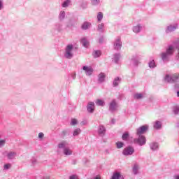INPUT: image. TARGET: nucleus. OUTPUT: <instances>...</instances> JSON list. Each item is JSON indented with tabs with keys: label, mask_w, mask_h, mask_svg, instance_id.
<instances>
[{
	"label": "nucleus",
	"mask_w": 179,
	"mask_h": 179,
	"mask_svg": "<svg viewBox=\"0 0 179 179\" xmlns=\"http://www.w3.org/2000/svg\"><path fill=\"white\" fill-rule=\"evenodd\" d=\"M175 48L174 45H169L165 52H162L160 57L164 62H169L170 61V57L174 55Z\"/></svg>",
	"instance_id": "nucleus-1"
},
{
	"label": "nucleus",
	"mask_w": 179,
	"mask_h": 179,
	"mask_svg": "<svg viewBox=\"0 0 179 179\" xmlns=\"http://www.w3.org/2000/svg\"><path fill=\"white\" fill-rule=\"evenodd\" d=\"M64 57L66 59H72V58H73V45L69 44L66 46Z\"/></svg>",
	"instance_id": "nucleus-2"
},
{
	"label": "nucleus",
	"mask_w": 179,
	"mask_h": 179,
	"mask_svg": "<svg viewBox=\"0 0 179 179\" xmlns=\"http://www.w3.org/2000/svg\"><path fill=\"white\" fill-rule=\"evenodd\" d=\"M164 80L168 83H176L179 80V73H174L171 76L166 74L164 77Z\"/></svg>",
	"instance_id": "nucleus-3"
},
{
	"label": "nucleus",
	"mask_w": 179,
	"mask_h": 179,
	"mask_svg": "<svg viewBox=\"0 0 179 179\" xmlns=\"http://www.w3.org/2000/svg\"><path fill=\"white\" fill-rule=\"evenodd\" d=\"M149 129V126L145 124L138 127L136 129L137 136H143V134H146V131Z\"/></svg>",
	"instance_id": "nucleus-4"
},
{
	"label": "nucleus",
	"mask_w": 179,
	"mask_h": 179,
	"mask_svg": "<svg viewBox=\"0 0 179 179\" xmlns=\"http://www.w3.org/2000/svg\"><path fill=\"white\" fill-rule=\"evenodd\" d=\"M118 102H117L116 99H113L110 103H109V111L111 113H114V111H117L118 110Z\"/></svg>",
	"instance_id": "nucleus-5"
},
{
	"label": "nucleus",
	"mask_w": 179,
	"mask_h": 179,
	"mask_svg": "<svg viewBox=\"0 0 179 179\" xmlns=\"http://www.w3.org/2000/svg\"><path fill=\"white\" fill-rule=\"evenodd\" d=\"M134 143H137L139 146L146 145V137L145 136H138V138L134 139Z\"/></svg>",
	"instance_id": "nucleus-6"
},
{
	"label": "nucleus",
	"mask_w": 179,
	"mask_h": 179,
	"mask_svg": "<svg viewBox=\"0 0 179 179\" xmlns=\"http://www.w3.org/2000/svg\"><path fill=\"white\" fill-rule=\"evenodd\" d=\"M134 153H135V148L132 146L126 147L122 151L124 156H131L134 155Z\"/></svg>",
	"instance_id": "nucleus-7"
},
{
	"label": "nucleus",
	"mask_w": 179,
	"mask_h": 179,
	"mask_svg": "<svg viewBox=\"0 0 179 179\" xmlns=\"http://www.w3.org/2000/svg\"><path fill=\"white\" fill-rule=\"evenodd\" d=\"M177 29H178V24H177V23L171 24L166 27L165 31L167 34H169V33L176 31V30H177Z\"/></svg>",
	"instance_id": "nucleus-8"
},
{
	"label": "nucleus",
	"mask_w": 179,
	"mask_h": 179,
	"mask_svg": "<svg viewBox=\"0 0 179 179\" xmlns=\"http://www.w3.org/2000/svg\"><path fill=\"white\" fill-rule=\"evenodd\" d=\"M122 47V42L121 41V38H117L115 40L113 43L114 50H116V51H120Z\"/></svg>",
	"instance_id": "nucleus-9"
},
{
	"label": "nucleus",
	"mask_w": 179,
	"mask_h": 179,
	"mask_svg": "<svg viewBox=\"0 0 179 179\" xmlns=\"http://www.w3.org/2000/svg\"><path fill=\"white\" fill-rule=\"evenodd\" d=\"M83 70L85 71L87 76H90L93 73V68L91 66H83Z\"/></svg>",
	"instance_id": "nucleus-10"
},
{
	"label": "nucleus",
	"mask_w": 179,
	"mask_h": 179,
	"mask_svg": "<svg viewBox=\"0 0 179 179\" xmlns=\"http://www.w3.org/2000/svg\"><path fill=\"white\" fill-rule=\"evenodd\" d=\"M94 102H89L87 105V110L88 113H90V114H93L94 113Z\"/></svg>",
	"instance_id": "nucleus-11"
},
{
	"label": "nucleus",
	"mask_w": 179,
	"mask_h": 179,
	"mask_svg": "<svg viewBox=\"0 0 179 179\" xmlns=\"http://www.w3.org/2000/svg\"><path fill=\"white\" fill-rule=\"evenodd\" d=\"M106 127L99 125L98 127V134L99 136H104L106 135Z\"/></svg>",
	"instance_id": "nucleus-12"
},
{
	"label": "nucleus",
	"mask_w": 179,
	"mask_h": 179,
	"mask_svg": "<svg viewBox=\"0 0 179 179\" xmlns=\"http://www.w3.org/2000/svg\"><path fill=\"white\" fill-rule=\"evenodd\" d=\"M150 149H151L152 152H156V150H159V143L152 142L150 143Z\"/></svg>",
	"instance_id": "nucleus-13"
},
{
	"label": "nucleus",
	"mask_w": 179,
	"mask_h": 179,
	"mask_svg": "<svg viewBox=\"0 0 179 179\" xmlns=\"http://www.w3.org/2000/svg\"><path fill=\"white\" fill-rule=\"evenodd\" d=\"M92 27V23L89 22H84L81 25L82 30H89Z\"/></svg>",
	"instance_id": "nucleus-14"
},
{
	"label": "nucleus",
	"mask_w": 179,
	"mask_h": 179,
	"mask_svg": "<svg viewBox=\"0 0 179 179\" xmlns=\"http://www.w3.org/2000/svg\"><path fill=\"white\" fill-rule=\"evenodd\" d=\"M111 179H124V176L120 172H114Z\"/></svg>",
	"instance_id": "nucleus-15"
},
{
	"label": "nucleus",
	"mask_w": 179,
	"mask_h": 179,
	"mask_svg": "<svg viewBox=\"0 0 179 179\" xmlns=\"http://www.w3.org/2000/svg\"><path fill=\"white\" fill-rule=\"evenodd\" d=\"M172 45L174 46V48H176L177 50H178V54H177V55H176V59H177L178 61H179V38L177 39L176 41H175L173 42V44Z\"/></svg>",
	"instance_id": "nucleus-16"
},
{
	"label": "nucleus",
	"mask_w": 179,
	"mask_h": 179,
	"mask_svg": "<svg viewBox=\"0 0 179 179\" xmlns=\"http://www.w3.org/2000/svg\"><path fill=\"white\" fill-rule=\"evenodd\" d=\"M68 145H69V143H67V141H63L59 143L57 148H59V149H63V150H64V149L68 148Z\"/></svg>",
	"instance_id": "nucleus-17"
},
{
	"label": "nucleus",
	"mask_w": 179,
	"mask_h": 179,
	"mask_svg": "<svg viewBox=\"0 0 179 179\" xmlns=\"http://www.w3.org/2000/svg\"><path fill=\"white\" fill-rule=\"evenodd\" d=\"M142 24H138L137 25L133 27V31L134 33H141V31H142Z\"/></svg>",
	"instance_id": "nucleus-18"
},
{
	"label": "nucleus",
	"mask_w": 179,
	"mask_h": 179,
	"mask_svg": "<svg viewBox=\"0 0 179 179\" xmlns=\"http://www.w3.org/2000/svg\"><path fill=\"white\" fill-rule=\"evenodd\" d=\"M106 80V74L104 73H101L98 75V82L99 83H103Z\"/></svg>",
	"instance_id": "nucleus-19"
},
{
	"label": "nucleus",
	"mask_w": 179,
	"mask_h": 179,
	"mask_svg": "<svg viewBox=\"0 0 179 179\" xmlns=\"http://www.w3.org/2000/svg\"><path fill=\"white\" fill-rule=\"evenodd\" d=\"M72 153V150H71V148H69V147H66L63 150V155H64V156H71Z\"/></svg>",
	"instance_id": "nucleus-20"
},
{
	"label": "nucleus",
	"mask_w": 179,
	"mask_h": 179,
	"mask_svg": "<svg viewBox=\"0 0 179 179\" xmlns=\"http://www.w3.org/2000/svg\"><path fill=\"white\" fill-rule=\"evenodd\" d=\"M154 129H162V122L157 120L154 122Z\"/></svg>",
	"instance_id": "nucleus-21"
},
{
	"label": "nucleus",
	"mask_w": 179,
	"mask_h": 179,
	"mask_svg": "<svg viewBox=\"0 0 179 179\" xmlns=\"http://www.w3.org/2000/svg\"><path fill=\"white\" fill-rule=\"evenodd\" d=\"M81 44L85 47V48H87L89 47V41H87V38H83L80 41Z\"/></svg>",
	"instance_id": "nucleus-22"
},
{
	"label": "nucleus",
	"mask_w": 179,
	"mask_h": 179,
	"mask_svg": "<svg viewBox=\"0 0 179 179\" xmlns=\"http://www.w3.org/2000/svg\"><path fill=\"white\" fill-rule=\"evenodd\" d=\"M65 16H66L65 11L61 10L58 16L59 20H60V22H62L65 19Z\"/></svg>",
	"instance_id": "nucleus-23"
},
{
	"label": "nucleus",
	"mask_w": 179,
	"mask_h": 179,
	"mask_svg": "<svg viewBox=\"0 0 179 179\" xmlns=\"http://www.w3.org/2000/svg\"><path fill=\"white\" fill-rule=\"evenodd\" d=\"M120 58H121V55L120 53H116L113 55V61H114L115 64H118Z\"/></svg>",
	"instance_id": "nucleus-24"
},
{
	"label": "nucleus",
	"mask_w": 179,
	"mask_h": 179,
	"mask_svg": "<svg viewBox=\"0 0 179 179\" xmlns=\"http://www.w3.org/2000/svg\"><path fill=\"white\" fill-rule=\"evenodd\" d=\"M15 157H16V152H10L7 154V158L8 160H13Z\"/></svg>",
	"instance_id": "nucleus-25"
},
{
	"label": "nucleus",
	"mask_w": 179,
	"mask_h": 179,
	"mask_svg": "<svg viewBox=\"0 0 179 179\" xmlns=\"http://www.w3.org/2000/svg\"><path fill=\"white\" fill-rule=\"evenodd\" d=\"M95 104L101 107H104V106L106 105V102H104V101L101 99H96V101H95Z\"/></svg>",
	"instance_id": "nucleus-26"
},
{
	"label": "nucleus",
	"mask_w": 179,
	"mask_h": 179,
	"mask_svg": "<svg viewBox=\"0 0 179 179\" xmlns=\"http://www.w3.org/2000/svg\"><path fill=\"white\" fill-rule=\"evenodd\" d=\"M139 171V165L135 164L133 166V173L136 176L138 174V171Z\"/></svg>",
	"instance_id": "nucleus-27"
},
{
	"label": "nucleus",
	"mask_w": 179,
	"mask_h": 179,
	"mask_svg": "<svg viewBox=\"0 0 179 179\" xmlns=\"http://www.w3.org/2000/svg\"><path fill=\"white\" fill-rule=\"evenodd\" d=\"M97 31L99 33H103L104 31V24L101 23L98 25Z\"/></svg>",
	"instance_id": "nucleus-28"
},
{
	"label": "nucleus",
	"mask_w": 179,
	"mask_h": 179,
	"mask_svg": "<svg viewBox=\"0 0 179 179\" xmlns=\"http://www.w3.org/2000/svg\"><path fill=\"white\" fill-rule=\"evenodd\" d=\"M122 141H128V139H129V132L124 133L122 136Z\"/></svg>",
	"instance_id": "nucleus-29"
},
{
	"label": "nucleus",
	"mask_w": 179,
	"mask_h": 179,
	"mask_svg": "<svg viewBox=\"0 0 179 179\" xmlns=\"http://www.w3.org/2000/svg\"><path fill=\"white\" fill-rule=\"evenodd\" d=\"M120 82H121V79L120 78L117 77L113 80V86L116 87V86H118L120 85Z\"/></svg>",
	"instance_id": "nucleus-30"
},
{
	"label": "nucleus",
	"mask_w": 179,
	"mask_h": 179,
	"mask_svg": "<svg viewBox=\"0 0 179 179\" xmlns=\"http://www.w3.org/2000/svg\"><path fill=\"white\" fill-rule=\"evenodd\" d=\"M101 55V52L100 50H95L93 52V57L94 58H99Z\"/></svg>",
	"instance_id": "nucleus-31"
},
{
	"label": "nucleus",
	"mask_w": 179,
	"mask_h": 179,
	"mask_svg": "<svg viewBox=\"0 0 179 179\" xmlns=\"http://www.w3.org/2000/svg\"><path fill=\"white\" fill-rule=\"evenodd\" d=\"M100 1L101 0H91V5H92V6H98V5H100Z\"/></svg>",
	"instance_id": "nucleus-32"
},
{
	"label": "nucleus",
	"mask_w": 179,
	"mask_h": 179,
	"mask_svg": "<svg viewBox=\"0 0 179 179\" xmlns=\"http://www.w3.org/2000/svg\"><path fill=\"white\" fill-rule=\"evenodd\" d=\"M69 3H71V0H66L62 3V8H68L69 6Z\"/></svg>",
	"instance_id": "nucleus-33"
},
{
	"label": "nucleus",
	"mask_w": 179,
	"mask_h": 179,
	"mask_svg": "<svg viewBox=\"0 0 179 179\" xmlns=\"http://www.w3.org/2000/svg\"><path fill=\"white\" fill-rule=\"evenodd\" d=\"M80 132H82V130H80V129L77 128L76 129H74L73 132V136H78V135H79L80 134Z\"/></svg>",
	"instance_id": "nucleus-34"
},
{
	"label": "nucleus",
	"mask_w": 179,
	"mask_h": 179,
	"mask_svg": "<svg viewBox=\"0 0 179 179\" xmlns=\"http://www.w3.org/2000/svg\"><path fill=\"white\" fill-rule=\"evenodd\" d=\"M149 68H156V63L155 62V60H151L148 63Z\"/></svg>",
	"instance_id": "nucleus-35"
},
{
	"label": "nucleus",
	"mask_w": 179,
	"mask_h": 179,
	"mask_svg": "<svg viewBox=\"0 0 179 179\" xmlns=\"http://www.w3.org/2000/svg\"><path fill=\"white\" fill-rule=\"evenodd\" d=\"M97 20L98 22H101V20H103V13L101 12L98 13Z\"/></svg>",
	"instance_id": "nucleus-36"
},
{
	"label": "nucleus",
	"mask_w": 179,
	"mask_h": 179,
	"mask_svg": "<svg viewBox=\"0 0 179 179\" xmlns=\"http://www.w3.org/2000/svg\"><path fill=\"white\" fill-rule=\"evenodd\" d=\"M134 99H136L137 100H139L141 99H143V94L139 93V94H136L134 95Z\"/></svg>",
	"instance_id": "nucleus-37"
},
{
	"label": "nucleus",
	"mask_w": 179,
	"mask_h": 179,
	"mask_svg": "<svg viewBox=\"0 0 179 179\" xmlns=\"http://www.w3.org/2000/svg\"><path fill=\"white\" fill-rule=\"evenodd\" d=\"M116 146L117 149H121L124 147V143L118 141L116 143Z\"/></svg>",
	"instance_id": "nucleus-38"
},
{
	"label": "nucleus",
	"mask_w": 179,
	"mask_h": 179,
	"mask_svg": "<svg viewBox=\"0 0 179 179\" xmlns=\"http://www.w3.org/2000/svg\"><path fill=\"white\" fill-rule=\"evenodd\" d=\"M69 179H80L79 176L77 174H72L69 176Z\"/></svg>",
	"instance_id": "nucleus-39"
},
{
	"label": "nucleus",
	"mask_w": 179,
	"mask_h": 179,
	"mask_svg": "<svg viewBox=\"0 0 179 179\" xmlns=\"http://www.w3.org/2000/svg\"><path fill=\"white\" fill-rule=\"evenodd\" d=\"M6 143V140L5 139L0 140V148H3Z\"/></svg>",
	"instance_id": "nucleus-40"
},
{
	"label": "nucleus",
	"mask_w": 179,
	"mask_h": 179,
	"mask_svg": "<svg viewBox=\"0 0 179 179\" xmlns=\"http://www.w3.org/2000/svg\"><path fill=\"white\" fill-rule=\"evenodd\" d=\"M38 138L40 141H43V139H44V133L40 132L38 135Z\"/></svg>",
	"instance_id": "nucleus-41"
},
{
	"label": "nucleus",
	"mask_w": 179,
	"mask_h": 179,
	"mask_svg": "<svg viewBox=\"0 0 179 179\" xmlns=\"http://www.w3.org/2000/svg\"><path fill=\"white\" fill-rule=\"evenodd\" d=\"M12 167V164H6L3 166L4 170H9Z\"/></svg>",
	"instance_id": "nucleus-42"
},
{
	"label": "nucleus",
	"mask_w": 179,
	"mask_h": 179,
	"mask_svg": "<svg viewBox=\"0 0 179 179\" xmlns=\"http://www.w3.org/2000/svg\"><path fill=\"white\" fill-rule=\"evenodd\" d=\"M56 30H57V31H61V30H62V25L58 24L56 25Z\"/></svg>",
	"instance_id": "nucleus-43"
},
{
	"label": "nucleus",
	"mask_w": 179,
	"mask_h": 179,
	"mask_svg": "<svg viewBox=\"0 0 179 179\" xmlns=\"http://www.w3.org/2000/svg\"><path fill=\"white\" fill-rule=\"evenodd\" d=\"M78 124V120L76 119H71V125H76Z\"/></svg>",
	"instance_id": "nucleus-44"
},
{
	"label": "nucleus",
	"mask_w": 179,
	"mask_h": 179,
	"mask_svg": "<svg viewBox=\"0 0 179 179\" xmlns=\"http://www.w3.org/2000/svg\"><path fill=\"white\" fill-rule=\"evenodd\" d=\"M173 112L174 113V114L177 115L179 113V108L178 107H175L173 108Z\"/></svg>",
	"instance_id": "nucleus-45"
},
{
	"label": "nucleus",
	"mask_w": 179,
	"mask_h": 179,
	"mask_svg": "<svg viewBox=\"0 0 179 179\" xmlns=\"http://www.w3.org/2000/svg\"><path fill=\"white\" fill-rule=\"evenodd\" d=\"M3 8V1L2 0H0V10H2Z\"/></svg>",
	"instance_id": "nucleus-46"
},
{
	"label": "nucleus",
	"mask_w": 179,
	"mask_h": 179,
	"mask_svg": "<svg viewBox=\"0 0 179 179\" xmlns=\"http://www.w3.org/2000/svg\"><path fill=\"white\" fill-rule=\"evenodd\" d=\"M32 166H35V164H37V159H33L31 161Z\"/></svg>",
	"instance_id": "nucleus-47"
},
{
	"label": "nucleus",
	"mask_w": 179,
	"mask_h": 179,
	"mask_svg": "<svg viewBox=\"0 0 179 179\" xmlns=\"http://www.w3.org/2000/svg\"><path fill=\"white\" fill-rule=\"evenodd\" d=\"M71 78L73 80H75V79H76V73H71Z\"/></svg>",
	"instance_id": "nucleus-48"
},
{
	"label": "nucleus",
	"mask_w": 179,
	"mask_h": 179,
	"mask_svg": "<svg viewBox=\"0 0 179 179\" xmlns=\"http://www.w3.org/2000/svg\"><path fill=\"white\" fill-rule=\"evenodd\" d=\"M174 87H175L176 90H179V85L178 84H176Z\"/></svg>",
	"instance_id": "nucleus-49"
},
{
	"label": "nucleus",
	"mask_w": 179,
	"mask_h": 179,
	"mask_svg": "<svg viewBox=\"0 0 179 179\" xmlns=\"http://www.w3.org/2000/svg\"><path fill=\"white\" fill-rule=\"evenodd\" d=\"M173 178L174 179H179V174H176L175 176H173Z\"/></svg>",
	"instance_id": "nucleus-50"
},
{
	"label": "nucleus",
	"mask_w": 179,
	"mask_h": 179,
	"mask_svg": "<svg viewBox=\"0 0 179 179\" xmlns=\"http://www.w3.org/2000/svg\"><path fill=\"white\" fill-rule=\"evenodd\" d=\"M111 124H115V119L111 120Z\"/></svg>",
	"instance_id": "nucleus-51"
},
{
	"label": "nucleus",
	"mask_w": 179,
	"mask_h": 179,
	"mask_svg": "<svg viewBox=\"0 0 179 179\" xmlns=\"http://www.w3.org/2000/svg\"><path fill=\"white\" fill-rule=\"evenodd\" d=\"M62 135H66V131H63L62 132Z\"/></svg>",
	"instance_id": "nucleus-52"
},
{
	"label": "nucleus",
	"mask_w": 179,
	"mask_h": 179,
	"mask_svg": "<svg viewBox=\"0 0 179 179\" xmlns=\"http://www.w3.org/2000/svg\"><path fill=\"white\" fill-rule=\"evenodd\" d=\"M134 65H138V61H133Z\"/></svg>",
	"instance_id": "nucleus-53"
},
{
	"label": "nucleus",
	"mask_w": 179,
	"mask_h": 179,
	"mask_svg": "<svg viewBox=\"0 0 179 179\" xmlns=\"http://www.w3.org/2000/svg\"><path fill=\"white\" fill-rule=\"evenodd\" d=\"M43 179H50V176H45V177H43Z\"/></svg>",
	"instance_id": "nucleus-54"
},
{
	"label": "nucleus",
	"mask_w": 179,
	"mask_h": 179,
	"mask_svg": "<svg viewBox=\"0 0 179 179\" xmlns=\"http://www.w3.org/2000/svg\"><path fill=\"white\" fill-rule=\"evenodd\" d=\"M99 43H103V38H101L100 39H99Z\"/></svg>",
	"instance_id": "nucleus-55"
},
{
	"label": "nucleus",
	"mask_w": 179,
	"mask_h": 179,
	"mask_svg": "<svg viewBox=\"0 0 179 179\" xmlns=\"http://www.w3.org/2000/svg\"><path fill=\"white\" fill-rule=\"evenodd\" d=\"M177 96L179 97V91L177 92Z\"/></svg>",
	"instance_id": "nucleus-56"
},
{
	"label": "nucleus",
	"mask_w": 179,
	"mask_h": 179,
	"mask_svg": "<svg viewBox=\"0 0 179 179\" xmlns=\"http://www.w3.org/2000/svg\"><path fill=\"white\" fill-rule=\"evenodd\" d=\"M81 124H83H83H85V123H83V122H82V123H81Z\"/></svg>",
	"instance_id": "nucleus-57"
},
{
	"label": "nucleus",
	"mask_w": 179,
	"mask_h": 179,
	"mask_svg": "<svg viewBox=\"0 0 179 179\" xmlns=\"http://www.w3.org/2000/svg\"><path fill=\"white\" fill-rule=\"evenodd\" d=\"M86 6H87V4H85V8H86Z\"/></svg>",
	"instance_id": "nucleus-58"
},
{
	"label": "nucleus",
	"mask_w": 179,
	"mask_h": 179,
	"mask_svg": "<svg viewBox=\"0 0 179 179\" xmlns=\"http://www.w3.org/2000/svg\"><path fill=\"white\" fill-rule=\"evenodd\" d=\"M0 138H1V134H0Z\"/></svg>",
	"instance_id": "nucleus-59"
}]
</instances>
